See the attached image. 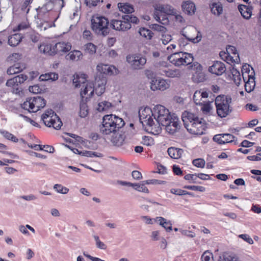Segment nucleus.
<instances>
[{"instance_id": "obj_46", "label": "nucleus", "mask_w": 261, "mask_h": 261, "mask_svg": "<svg viewBox=\"0 0 261 261\" xmlns=\"http://www.w3.org/2000/svg\"><path fill=\"white\" fill-rule=\"evenodd\" d=\"M85 50L89 54L93 55L96 53V46L92 43H88L85 45Z\"/></svg>"}, {"instance_id": "obj_36", "label": "nucleus", "mask_w": 261, "mask_h": 261, "mask_svg": "<svg viewBox=\"0 0 261 261\" xmlns=\"http://www.w3.org/2000/svg\"><path fill=\"white\" fill-rule=\"evenodd\" d=\"M123 20H125V23L130 24V23L137 24L139 22V19L132 15H124L122 16Z\"/></svg>"}, {"instance_id": "obj_5", "label": "nucleus", "mask_w": 261, "mask_h": 261, "mask_svg": "<svg viewBox=\"0 0 261 261\" xmlns=\"http://www.w3.org/2000/svg\"><path fill=\"white\" fill-rule=\"evenodd\" d=\"M146 75L148 78L151 79L150 82V89L152 90L155 91L156 90H160L164 91L169 87V85L166 80L153 77V73L151 71H148L146 72Z\"/></svg>"}, {"instance_id": "obj_7", "label": "nucleus", "mask_w": 261, "mask_h": 261, "mask_svg": "<svg viewBox=\"0 0 261 261\" xmlns=\"http://www.w3.org/2000/svg\"><path fill=\"white\" fill-rule=\"evenodd\" d=\"M236 137L230 134H217L213 137V140L219 144H224L228 143L234 142L237 144V140H234Z\"/></svg>"}, {"instance_id": "obj_21", "label": "nucleus", "mask_w": 261, "mask_h": 261, "mask_svg": "<svg viewBox=\"0 0 261 261\" xmlns=\"http://www.w3.org/2000/svg\"><path fill=\"white\" fill-rule=\"evenodd\" d=\"M167 152L171 158L177 159L181 157L184 151L182 149L171 147L168 149Z\"/></svg>"}, {"instance_id": "obj_17", "label": "nucleus", "mask_w": 261, "mask_h": 261, "mask_svg": "<svg viewBox=\"0 0 261 261\" xmlns=\"http://www.w3.org/2000/svg\"><path fill=\"white\" fill-rule=\"evenodd\" d=\"M32 102L34 105V112H36L40 109L44 108L46 105L45 100L39 96L32 98Z\"/></svg>"}, {"instance_id": "obj_47", "label": "nucleus", "mask_w": 261, "mask_h": 261, "mask_svg": "<svg viewBox=\"0 0 261 261\" xmlns=\"http://www.w3.org/2000/svg\"><path fill=\"white\" fill-rule=\"evenodd\" d=\"M145 184H146L143 182V181H142V184L140 185L139 184H134V185L136 186H134L133 188L138 191L148 193H149V190L145 186Z\"/></svg>"}, {"instance_id": "obj_43", "label": "nucleus", "mask_w": 261, "mask_h": 261, "mask_svg": "<svg viewBox=\"0 0 261 261\" xmlns=\"http://www.w3.org/2000/svg\"><path fill=\"white\" fill-rule=\"evenodd\" d=\"M54 189L58 193L66 194L69 192V189L63 186L61 184H55L54 186Z\"/></svg>"}, {"instance_id": "obj_2", "label": "nucleus", "mask_w": 261, "mask_h": 261, "mask_svg": "<svg viewBox=\"0 0 261 261\" xmlns=\"http://www.w3.org/2000/svg\"><path fill=\"white\" fill-rule=\"evenodd\" d=\"M232 99L230 96L219 95L215 98V103L218 116L220 118H225L231 112L230 106Z\"/></svg>"}, {"instance_id": "obj_54", "label": "nucleus", "mask_w": 261, "mask_h": 261, "mask_svg": "<svg viewBox=\"0 0 261 261\" xmlns=\"http://www.w3.org/2000/svg\"><path fill=\"white\" fill-rule=\"evenodd\" d=\"M150 28L154 31L162 33H165L167 31V29L165 27L158 24H152Z\"/></svg>"}, {"instance_id": "obj_37", "label": "nucleus", "mask_w": 261, "mask_h": 261, "mask_svg": "<svg viewBox=\"0 0 261 261\" xmlns=\"http://www.w3.org/2000/svg\"><path fill=\"white\" fill-rule=\"evenodd\" d=\"M139 33L141 36L149 40L151 39L153 34L151 30L145 28H140Z\"/></svg>"}, {"instance_id": "obj_55", "label": "nucleus", "mask_w": 261, "mask_h": 261, "mask_svg": "<svg viewBox=\"0 0 261 261\" xmlns=\"http://www.w3.org/2000/svg\"><path fill=\"white\" fill-rule=\"evenodd\" d=\"M202 261H213V256L212 253L205 251L201 256Z\"/></svg>"}, {"instance_id": "obj_42", "label": "nucleus", "mask_w": 261, "mask_h": 261, "mask_svg": "<svg viewBox=\"0 0 261 261\" xmlns=\"http://www.w3.org/2000/svg\"><path fill=\"white\" fill-rule=\"evenodd\" d=\"M80 116L82 118L86 117L88 114V106L86 103L80 104Z\"/></svg>"}, {"instance_id": "obj_24", "label": "nucleus", "mask_w": 261, "mask_h": 261, "mask_svg": "<svg viewBox=\"0 0 261 261\" xmlns=\"http://www.w3.org/2000/svg\"><path fill=\"white\" fill-rule=\"evenodd\" d=\"M155 220L159 222V224L164 227L167 232H170L172 230V223L170 221H168L162 217H157Z\"/></svg>"}, {"instance_id": "obj_56", "label": "nucleus", "mask_w": 261, "mask_h": 261, "mask_svg": "<svg viewBox=\"0 0 261 261\" xmlns=\"http://www.w3.org/2000/svg\"><path fill=\"white\" fill-rule=\"evenodd\" d=\"M183 35L187 39L191 41L193 43H198L199 42H200V41L201 40V38H202V36H201V35L200 32H198L196 37L194 38H189V37H187L185 34H183Z\"/></svg>"}, {"instance_id": "obj_9", "label": "nucleus", "mask_w": 261, "mask_h": 261, "mask_svg": "<svg viewBox=\"0 0 261 261\" xmlns=\"http://www.w3.org/2000/svg\"><path fill=\"white\" fill-rule=\"evenodd\" d=\"M130 24L125 23V20L112 19L110 22V28L119 31H126L131 28Z\"/></svg>"}, {"instance_id": "obj_30", "label": "nucleus", "mask_w": 261, "mask_h": 261, "mask_svg": "<svg viewBox=\"0 0 261 261\" xmlns=\"http://www.w3.org/2000/svg\"><path fill=\"white\" fill-rule=\"evenodd\" d=\"M55 113L51 110H47L44 114L41 116V120L43 121L44 124L47 126L46 123H50L51 120V115H55Z\"/></svg>"}, {"instance_id": "obj_13", "label": "nucleus", "mask_w": 261, "mask_h": 261, "mask_svg": "<svg viewBox=\"0 0 261 261\" xmlns=\"http://www.w3.org/2000/svg\"><path fill=\"white\" fill-rule=\"evenodd\" d=\"M187 130L192 134L201 135L204 133V126L200 120L194 122L193 125H191L190 127L187 128Z\"/></svg>"}, {"instance_id": "obj_58", "label": "nucleus", "mask_w": 261, "mask_h": 261, "mask_svg": "<svg viewBox=\"0 0 261 261\" xmlns=\"http://www.w3.org/2000/svg\"><path fill=\"white\" fill-rule=\"evenodd\" d=\"M143 182H145L146 184H152V185H157V184H163L165 182V181L155 179H148L146 180L143 181Z\"/></svg>"}, {"instance_id": "obj_45", "label": "nucleus", "mask_w": 261, "mask_h": 261, "mask_svg": "<svg viewBox=\"0 0 261 261\" xmlns=\"http://www.w3.org/2000/svg\"><path fill=\"white\" fill-rule=\"evenodd\" d=\"M111 106L112 104L111 102L104 101L98 103L97 109L99 112H102L108 109Z\"/></svg>"}, {"instance_id": "obj_27", "label": "nucleus", "mask_w": 261, "mask_h": 261, "mask_svg": "<svg viewBox=\"0 0 261 261\" xmlns=\"http://www.w3.org/2000/svg\"><path fill=\"white\" fill-rule=\"evenodd\" d=\"M83 87L84 88L83 90L82 89L80 93L81 96L83 98L88 93L89 91H91L90 93V97H91L93 95L94 92V84L92 83H86L85 85H83Z\"/></svg>"}, {"instance_id": "obj_1", "label": "nucleus", "mask_w": 261, "mask_h": 261, "mask_svg": "<svg viewBox=\"0 0 261 261\" xmlns=\"http://www.w3.org/2000/svg\"><path fill=\"white\" fill-rule=\"evenodd\" d=\"M124 125L125 122L121 118L113 114L106 115L99 125V131L103 135H109L119 132Z\"/></svg>"}, {"instance_id": "obj_28", "label": "nucleus", "mask_w": 261, "mask_h": 261, "mask_svg": "<svg viewBox=\"0 0 261 261\" xmlns=\"http://www.w3.org/2000/svg\"><path fill=\"white\" fill-rule=\"evenodd\" d=\"M86 75L85 74H82L81 77L78 74H76L75 76H74L73 83L74 84L76 88L80 87L81 86V84H83V85L86 84Z\"/></svg>"}, {"instance_id": "obj_40", "label": "nucleus", "mask_w": 261, "mask_h": 261, "mask_svg": "<svg viewBox=\"0 0 261 261\" xmlns=\"http://www.w3.org/2000/svg\"><path fill=\"white\" fill-rule=\"evenodd\" d=\"M182 56H184L182 60L183 65H190L192 63L194 58L191 54L184 52L182 54Z\"/></svg>"}, {"instance_id": "obj_33", "label": "nucleus", "mask_w": 261, "mask_h": 261, "mask_svg": "<svg viewBox=\"0 0 261 261\" xmlns=\"http://www.w3.org/2000/svg\"><path fill=\"white\" fill-rule=\"evenodd\" d=\"M22 69L23 68L21 67L19 64L16 63L8 68L7 73L8 74L12 75L21 72Z\"/></svg>"}, {"instance_id": "obj_35", "label": "nucleus", "mask_w": 261, "mask_h": 261, "mask_svg": "<svg viewBox=\"0 0 261 261\" xmlns=\"http://www.w3.org/2000/svg\"><path fill=\"white\" fill-rule=\"evenodd\" d=\"M199 91H201L200 94L201 95L202 99L210 97L212 99L211 102H213L215 100L216 98L215 95L213 94L212 92L208 89H200Z\"/></svg>"}, {"instance_id": "obj_3", "label": "nucleus", "mask_w": 261, "mask_h": 261, "mask_svg": "<svg viewBox=\"0 0 261 261\" xmlns=\"http://www.w3.org/2000/svg\"><path fill=\"white\" fill-rule=\"evenodd\" d=\"M154 118L159 124L166 126L169 129L171 122V116L168 109L162 105H156L153 108Z\"/></svg>"}, {"instance_id": "obj_34", "label": "nucleus", "mask_w": 261, "mask_h": 261, "mask_svg": "<svg viewBox=\"0 0 261 261\" xmlns=\"http://www.w3.org/2000/svg\"><path fill=\"white\" fill-rule=\"evenodd\" d=\"M21 108L25 110L28 111L29 112H34V105L32 102V98H28L21 105Z\"/></svg>"}, {"instance_id": "obj_57", "label": "nucleus", "mask_w": 261, "mask_h": 261, "mask_svg": "<svg viewBox=\"0 0 261 261\" xmlns=\"http://www.w3.org/2000/svg\"><path fill=\"white\" fill-rule=\"evenodd\" d=\"M55 118H56V121L55 123V125L54 126V128L56 129H59L61 128V126L63 125L62 122L59 116L57 115L55 113V115H53Z\"/></svg>"}, {"instance_id": "obj_50", "label": "nucleus", "mask_w": 261, "mask_h": 261, "mask_svg": "<svg viewBox=\"0 0 261 261\" xmlns=\"http://www.w3.org/2000/svg\"><path fill=\"white\" fill-rule=\"evenodd\" d=\"M197 173L195 174H188L184 176V179L187 180H191L192 182L194 184H201V182L197 181Z\"/></svg>"}, {"instance_id": "obj_52", "label": "nucleus", "mask_w": 261, "mask_h": 261, "mask_svg": "<svg viewBox=\"0 0 261 261\" xmlns=\"http://www.w3.org/2000/svg\"><path fill=\"white\" fill-rule=\"evenodd\" d=\"M193 164L198 168H203L205 166V161L202 159H196L193 161Z\"/></svg>"}, {"instance_id": "obj_11", "label": "nucleus", "mask_w": 261, "mask_h": 261, "mask_svg": "<svg viewBox=\"0 0 261 261\" xmlns=\"http://www.w3.org/2000/svg\"><path fill=\"white\" fill-rule=\"evenodd\" d=\"M107 80L102 77V80L100 79L99 76L95 77V85H94V89L95 93L98 96L101 95L105 91L106 85Z\"/></svg>"}, {"instance_id": "obj_44", "label": "nucleus", "mask_w": 261, "mask_h": 261, "mask_svg": "<svg viewBox=\"0 0 261 261\" xmlns=\"http://www.w3.org/2000/svg\"><path fill=\"white\" fill-rule=\"evenodd\" d=\"M201 91L196 90L193 95V100L196 105H202L201 95L200 94Z\"/></svg>"}, {"instance_id": "obj_41", "label": "nucleus", "mask_w": 261, "mask_h": 261, "mask_svg": "<svg viewBox=\"0 0 261 261\" xmlns=\"http://www.w3.org/2000/svg\"><path fill=\"white\" fill-rule=\"evenodd\" d=\"M53 9V3L51 2H48L42 7H39L37 9V11H38V13H42L44 14L46 12L51 10Z\"/></svg>"}, {"instance_id": "obj_26", "label": "nucleus", "mask_w": 261, "mask_h": 261, "mask_svg": "<svg viewBox=\"0 0 261 261\" xmlns=\"http://www.w3.org/2000/svg\"><path fill=\"white\" fill-rule=\"evenodd\" d=\"M212 13L217 16H220L223 12V6L220 2L213 3L210 5Z\"/></svg>"}, {"instance_id": "obj_23", "label": "nucleus", "mask_w": 261, "mask_h": 261, "mask_svg": "<svg viewBox=\"0 0 261 261\" xmlns=\"http://www.w3.org/2000/svg\"><path fill=\"white\" fill-rule=\"evenodd\" d=\"M160 73L169 77H178L180 76V71L178 69H162Z\"/></svg>"}, {"instance_id": "obj_53", "label": "nucleus", "mask_w": 261, "mask_h": 261, "mask_svg": "<svg viewBox=\"0 0 261 261\" xmlns=\"http://www.w3.org/2000/svg\"><path fill=\"white\" fill-rule=\"evenodd\" d=\"M184 188L187 189L188 190L197 191L200 192H204L205 190V188L202 186H185Z\"/></svg>"}, {"instance_id": "obj_12", "label": "nucleus", "mask_w": 261, "mask_h": 261, "mask_svg": "<svg viewBox=\"0 0 261 261\" xmlns=\"http://www.w3.org/2000/svg\"><path fill=\"white\" fill-rule=\"evenodd\" d=\"M97 72L95 76H99L100 79L102 77L107 80V75H111L113 73L111 67L106 64H100L97 66Z\"/></svg>"}, {"instance_id": "obj_59", "label": "nucleus", "mask_w": 261, "mask_h": 261, "mask_svg": "<svg viewBox=\"0 0 261 261\" xmlns=\"http://www.w3.org/2000/svg\"><path fill=\"white\" fill-rule=\"evenodd\" d=\"M211 102H212L208 101L203 104L202 103V107L201 108V110L203 112H210L212 109Z\"/></svg>"}, {"instance_id": "obj_10", "label": "nucleus", "mask_w": 261, "mask_h": 261, "mask_svg": "<svg viewBox=\"0 0 261 261\" xmlns=\"http://www.w3.org/2000/svg\"><path fill=\"white\" fill-rule=\"evenodd\" d=\"M226 70L225 64L221 61H215L213 65L209 67L208 71L217 75H222Z\"/></svg>"}, {"instance_id": "obj_64", "label": "nucleus", "mask_w": 261, "mask_h": 261, "mask_svg": "<svg viewBox=\"0 0 261 261\" xmlns=\"http://www.w3.org/2000/svg\"><path fill=\"white\" fill-rule=\"evenodd\" d=\"M15 77L17 78L18 85L23 83L28 79L27 75L23 74H19Z\"/></svg>"}, {"instance_id": "obj_20", "label": "nucleus", "mask_w": 261, "mask_h": 261, "mask_svg": "<svg viewBox=\"0 0 261 261\" xmlns=\"http://www.w3.org/2000/svg\"><path fill=\"white\" fill-rule=\"evenodd\" d=\"M154 116L153 110H152L150 108L146 107L139 112V116L140 120L143 123V121L148 118L150 115Z\"/></svg>"}, {"instance_id": "obj_19", "label": "nucleus", "mask_w": 261, "mask_h": 261, "mask_svg": "<svg viewBox=\"0 0 261 261\" xmlns=\"http://www.w3.org/2000/svg\"><path fill=\"white\" fill-rule=\"evenodd\" d=\"M124 141V137L123 135L119 134L118 132L112 133L111 141L115 146H121L123 144Z\"/></svg>"}, {"instance_id": "obj_8", "label": "nucleus", "mask_w": 261, "mask_h": 261, "mask_svg": "<svg viewBox=\"0 0 261 261\" xmlns=\"http://www.w3.org/2000/svg\"><path fill=\"white\" fill-rule=\"evenodd\" d=\"M71 49V45L69 43L58 42L53 45V51L54 52V55L59 54L63 55V54L69 51Z\"/></svg>"}, {"instance_id": "obj_48", "label": "nucleus", "mask_w": 261, "mask_h": 261, "mask_svg": "<svg viewBox=\"0 0 261 261\" xmlns=\"http://www.w3.org/2000/svg\"><path fill=\"white\" fill-rule=\"evenodd\" d=\"M172 119L171 117V122L168 130L171 131L172 133H174L177 129L180 128V125L178 121H175V119Z\"/></svg>"}, {"instance_id": "obj_6", "label": "nucleus", "mask_w": 261, "mask_h": 261, "mask_svg": "<svg viewBox=\"0 0 261 261\" xmlns=\"http://www.w3.org/2000/svg\"><path fill=\"white\" fill-rule=\"evenodd\" d=\"M126 61L131 64L134 69H140L146 64V59L141 55H128Z\"/></svg>"}, {"instance_id": "obj_51", "label": "nucleus", "mask_w": 261, "mask_h": 261, "mask_svg": "<svg viewBox=\"0 0 261 261\" xmlns=\"http://www.w3.org/2000/svg\"><path fill=\"white\" fill-rule=\"evenodd\" d=\"M189 68L194 70L196 73H200L202 70V66L198 62H194L189 67Z\"/></svg>"}, {"instance_id": "obj_25", "label": "nucleus", "mask_w": 261, "mask_h": 261, "mask_svg": "<svg viewBox=\"0 0 261 261\" xmlns=\"http://www.w3.org/2000/svg\"><path fill=\"white\" fill-rule=\"evenodd\" d=\"M22 38V36L20 34H14L9 37L8 44L11 46H16L20 42Z\"/></svg>"}, {"instance_id": "obj_4", "label": "nucleus", "mask_w": 261, "mask_h": 261, "mask_svg": "<svg viewBox=\"0 0 261 261\" xmlns=\"http://www.w3.org/2000/svg\"><path fill=\"white\" fill-rule=\"evenodd\" d=\"M109 24L108 19L104 16H97L91 19V28L99 36H106L109 34Z\"/></svg>"}, {"instance_id": "obj_14", "label": "nucleus", "mask_w": 261, "mask_h": 261, "mask_svg": "<svg viewBox=\"0 0 261 261\" xmlns=\"http://www.w3.org/2000/svg\"><path fill=\"white\" fill-rule=\"evenodd\" d=\"M184 52L179 51L172 54L168 57V60L176 66H180L184 65L182 62L183 56L182 54Z\"/></svg>"}, {"instance_id": "obj_18", "label": "nucleus", "mask_w": 261, "mask_h": 261, "mask_svg": "<svg viewBox=\"0 0 261 261\" xmlns=\"http://www.w3.org/2000/svg\"><path fill=\"white\" fill-rule=\"evenodd\" d=\"M238 9L243 18L249 19L251 17L252 7L244 5H240L238 6Z\"/></svg>"}, {"instance_id": "obj_32", "label": "nucleus", "mask_w": 261, "mask_h": 261, "mask_svg": "<svg viewBox=\"0 0 261 261\" xmlns=\"http://www.w3.org/2000/svg\"><path fill=\"white\" fill-rule=\"evenodd\" d=\"M58 74L55 72H50L45 73V74H42L39 77L40 80L42 81L49 80L54 81L58 80Z\"/></svg>"}, {"instance_id": "obj_39", "label": "nucleus", "mask_w": 261, "mask_h": 261, "mask_svg": "<svg viewBox=\"0 0 261 261\" xmlns=\"http://www.w3.org/2000/svg\"><path fill=\"white\" fill-rule=\"evenodd\" d=\"M231 72L232 75L234 82L237 85H239L241 80L240 72L234 67H232L231 69Z\"/></svg>"}, {"instance_id": "obj_49", "label": "nucleus", "mask_w": 261, "mask_h": 261, "mask_svg": "<svg viewBox=\"0 0 261 261\" xmlns=\"http://www.w3.org/2000/svg\"><path fill=\"white\" fill-rule=\"evenodd\" d=\"M53 3V8L56 9H61L64 6L63 0H50Z\"/></svg>"}, {"instance_id": "obj_38", "label": "nucleus", "mask_w": 261, "mask_h": 261, "mask_svg": "<svg viewBox=\"0 0 261 261\" xmlns=\"http://www.w3.org/2000/svg\"><path fill=\"white\" fill-rule=\"evenodd\" d=\"M243 80L245 83V91L250 93L254 89V87L255 85V81H246V77H244Z\"/></svg>"}, {"instance_id": "obj_16", "label": "nucleus", "mask_w": 261, "mask_h": 261, "mask_svg": "<svg viewBox=\"0 0 261 261\" xmlns=\"http://www.w3.org/2000/svg\"><path fill=\"white\" fill-rule=\"evenodd\" d=\"M183 11L189 15H192L194 14L196 7L194 3L191 1L184 2L181 5Z\"/></svg>"}, {"instance_id": "obj_63", "label": "nucleus", "mask_w": 261, "mask_h": 261, "mask_svg": "<svg viewBox=\"0 0 261 261\" xmlns=\"http://www.w3.org/2000/svg\"><path fill=\"white\" fill-rule=\"evenodd\" d=\"M99 3L100 0H85L86 5L90 8L96 6Z\"/></svg>"}, {"instance_id": "obj_60", "label": "nucleus", "mask_w": 261, "mask_h": 261, "mask_svg": "<svg viewBox=\"0 0 261 261\" xmlns=\"http://www.w3.org/2000/svg\"><path fill=\"white\" fill-rule=\"evenodd\" d=\"M17 78L15 76L13 78L8 80L6 82V86L8 87H13L18 86Z\"/></svg>"}, {"instance_id": "obj_29", "label": "nucleus", "mask_w": 261, "mask_h": 261, "mask_svg": "<svg viewBox=\"0 0 261 261\" xmlns=\"http://www.w3.org/2000/svg\"><path fill=\"white\" fill-rule=\"evenodd\" d=\"M82 56L83 54L81 51L74 50L69 52V53L66 56V59L71 61H77Z\"/></svg>"}, {"instance_id": "obj_15", "label": "nucleus", "mask_w": 261, "mask_h": 261, "mask_svg": "<svg viewBox=\"0 0 261 261\" xmlns=\"http://www.w3.org/2000/svg\"><path fill=\"white\" fill-rule=\"evenodd\" d=\"M183 115L182 119L186 128L190 127L191 125H193L194 122H196L199 120L197 116L191 113L187 112L184 114Z\"/></svg>"}, {"instance_id": "obj_61", "label": "nucleus", "mask_w": 261, "mask_h": 261, "mask_svg": "<svg viewBox=\"0 0 261 261\" xmlns=\"http://www.w3.org/2000/svg\"><path fill=\"white\" fill-rule=\"evenodd\" d=\"M170 192L173 194L177 195H185L186 193V191L180 189H174L172 188L170 190Z\"/></svg>"}, {"instance_id": "obj_62", "label": "nucleus", "mask_w": 261, "mask_h": 261, "mask_svg": "<svg viewBox=\"0 0 261 261\" xmlns=\"http://www.w3.org/2000/svg\"><path fill=\"white\" fill-rule=\"evenodd\" d=\"M239 237L242 239L249 244H252L253 241L252 238L247 234H242L239 236Z\"/></svg>"}, {"instance_id": "obj_22", "label": "nucleus", "mask_w": 261, "mask_h": 261, "mask_svg": "<svg viewBox=\"0 0 261 261\" xmlns=\"http://www.w3.org/2000/svg\"><path fill=\"white\" fill-rule=\"evenodd\" d=\"M118 7L120 11L127 14V15H129L134 12V7L128 3H119L118 4Z\"/></svg>"}, {"instance_id": "obj_31", "label": "nucleus", "mask_w": 261, "mask_h": 261, "mask_svg": "<svg viewBox=\"0 0 261 261\" xmlns=\"http://www.w3.org/2000/svg\"><path fill=\"white\" fill-rule=\"evenodd\" d=\"M52 48H53V46L50 44H42L39 47V49L41 52L51 56L54 55V52L53 51Z\"/></svg>"}]
</instances>
